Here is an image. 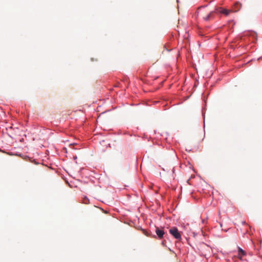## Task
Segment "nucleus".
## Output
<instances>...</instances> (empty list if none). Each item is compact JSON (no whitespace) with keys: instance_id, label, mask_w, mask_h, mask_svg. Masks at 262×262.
Returning a JSON list of instances; mask_svg holds the SVG:
<instances>
[{"instance_id":"f257e3e1","label":"nucleus","mask_w":262,"mask_h":262,"mask_svg":"<svg viewBox=\"0 0 262 262\" xmlns=\"http://www.w3.org/2000/svg\"><path fill=\"white\" fill-rule=\"evenodd\" d=\"M169 233L175 239L179 241L182 239L181 233L176 227H172L169 229Z\"/></svg>"},{"instance_id":"f03ea898","label":"nucleus","mask_w":262,"mask_h":262,"mask_svg":"<svg viewBox=\"0 0 262 262\" xmlns=\"http://www.w3.org/2000/svg\"><path fill=\"white\" fill-rule=\"evenodd\" d=\"M215 12L216 14H223L225 16H228L229 14L233 12V10H228L223 7H216L215 9Z\"/></svg>"},{"instance_id":"7ed1b4c3","label":"nucleus","mask_w":262,"mask_h":262,"mask_svg":"<svg viewBox=\"0 0 262 262\" xmlns=\"http://www.w3.org/2000/svg\"><path fill=\"white\" fill-rule=\"evenodd\" d=\"M155 232L159 239H162L163 237L168 239V234L165 233L163 228H160L159 227H156Z\"/></svg>"},{"instance_id":"20e7f679","label":"nucleus","mask_w":262,"mask_h":262,"mask_svg":"<svg viewBox=\"0 0 262 262\" xmlns=\"http://www.w3.org/2000/svg\"><path fill=\"white\" fill-rule=\"evenodd\" d=\"M215 13H216L215 10L211 11L208 15L203 18V19L206 21H208L214 19Z\"/></svg>"},{"instance_id":"39448f33","label":"nucleus","mask_w":262,"mask_h":262,"mask_svg":"<svg viewBox=\"0 0 262 262\" xmlns=\"http://www.w3.org/2000/svg\"><path fill=\"white\" fill-rule=\"evenodd\" d=\"M238 253L240 258L242 256L246 255V252L239 247H238Z\"/></svg>"},{"instance_id":"423d86ee","label":"nucleus","mask_w":262,"mask_h":262,"mask_svg":"<svg viewBox=\"0 0 262 262\" xmlns=\"http://www.w3.org/2000/svg\"><path fill=\"white\" fill-rule=\"evenodd\" d=\"M235 9L233 10L234 11H237L240 10L242 7V5L239 2H236L234 4Z\"/></svg>"},{"instance_id":"0eeeda50","label":"nucleus","mask_w":262,"mask_h":262,"mask_svg":"<svg viewBox=\"0 0 262 262\" xmlns=\"http://www.w3.org/2000/svg\"><path fill=\"white\" fill-rule=\"evenodd\" d=\"M143 232L144 234L146 235V236H150L149 233L147 231L143 230Z\"/></svg>"},{"instance_id":"6e6552de","label":"nucleus","mask_w":262,"mask_h":262,"mask_svg":"<svg viewBox=\"0 0 262 262\" xmlns=\"http://www.w3.org/2000/svg\"><path fill=\"white\" fill-rule=\"evenodd\" d=\"M199 14V11H196V12H195V17H197L198 16Z\"/></svg>"},{"instance_id":"1a4fd4ad","label":"nucleus","mask_w":262,"mask_h":262,"mask_svg":"<svg viewBox=\"0 0 262 262\" xmlns=\"http://www.w3.org/2000/svg\"><path fill=\"white\" fill-rule=\"evenodd\" d=\"M165 243H166V241L165 240H163V241H162L161 244H162V245L163 246H165Z\"/></svg>"},{"instance_id":"9d476101","label":"nucleus","mask_w":262,"mask_h":262,"mask_svg":"<svg viewBox=\"0 0 262 262\" xmlns=\"http://www.w3.org/2000/svg\"><path fill=\"white\" fill-rule=\"evenodd\" d=\"M207 6V5L202 6L200 7H199V9L202 8H205V7H206Z\"/></svg>"},{"instance_id":"9b49d317","label":"nucleus","mask_w":262,"mask_h":262,"mask_svg":"<svg viewBox=\"0 0 262 262\" xmlns=\"http://www.w3.org/2000/svg\"><path fill=\"white\" fill-rule=\"evenodd\" d=\"M84 200H85L86 201H88V202L89 201V199H88V198L86 196L84 197Z\"/></svg>"},{"instance_id":"f8f14e48","label":"nucleus","mask_w":262,"mask_h":262,"mask_svg":"<svg viewBox=\"0 0 262 262\" xmlns=\"http://www.w3.org/2000/svg\"><path fill=\"white\" fill-rule=\"evenodd\" d=\"M202 222L203 224L205 223V220H202Z\"/></svg>"},{"instance_id":"ddd939ff","label":"nucleus","mask_w":262,"mask_h":262,"mask_svg":"<svg viewBox=\"0 0 262 262\" xmlns=\"http://www.w3.org/2000/svg\"><path fill=\"white\" fill-rule=\"evenodd\" d=\"M174 168H172V173H174Z\"/></svg>"},{"instance_id":"4468645a","label":"nucleus","mask_w":262,"mask_h":262,"mask_svg":"<svg viewBox=\"0 0 262 262\" xmlns=\"http://www.w3.org/2000/svg\"><path fill=\"white\" fill-rule=\"evenodd\" d=\"M84 203L86 204L87 203L86 201H84Z\"/></svg>"},{"instance_id":"2eb2a0df","label":"nucleus","mask_w":262,"mask_h":262,"mask_svg":"<svg viewBox=\"0 0 262 262\" xmlns=\"http://www.w3.org/2000/svg\"><path fill=\"white\" fill-rule=\"evenodd\" d=\"M74 159H77V157H74Z\"/></svg>"},{"instance_id":"dca6fc26","label":"nucleus","mask_w":262,"mask_h":262,"mask_svg":"<svg viewBox=\"0 0 262 262\" xmlns=\"http://www.w3.org/2000/svg\"><path fill=\"white\" fill-rule=\"evenodd\" d=\"M177 2L179 3V1L178 0H177Z\"/></svg>"}]
</instances>
